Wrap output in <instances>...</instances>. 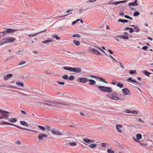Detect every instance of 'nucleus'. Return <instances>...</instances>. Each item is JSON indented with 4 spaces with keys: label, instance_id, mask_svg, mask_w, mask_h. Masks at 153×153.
Wrapping results in <instances>:
<instances>
[{
    "label": "nucleus",
    "instance_id": "nucleus-1",
    "mask_svg": "<svg viewBox=\"0 0 153 153\" xmlns=\"http://www.w3.org/2000/svg\"><path fill=\"white\" fill-rule=\"evenodd\" d=\"M63 69L65 70L69 71L70 72H73L76 73H80L81 72V70L80 68H73L65 66L63 67Z\"/></svg>",
    "mask_w": 153,
    "mask_h": 153
},
{
    "label": "nucleus",
    "instance_id": "nucleus-2",
    "mask_svg": "<svg viewBox=\"0 0 153 153\" xmlns=\"http://www.w3.org/2000/svg\"><path fill=\"white\" fill-rule=\"evenodd\" d=\"M0 124H1V125H12V126H14L18 128H19L21 129H22V130H26V131H32V132H36V131H34V130H30V129H27V128H22V127H19L18 126H17V125H15L14 124H11V123H9L7 122H5V121H4L3 122H2L1 123H0Z\"/></svg>",
    "mask_w": 153,
    "mask_h": 153
},
{
    "label": "nucleus",
    "instance_id": "nucleus-3",
    "mask_svg": "<svg viewBox=\"0 0 153 153\" xmlns=\"http://www.w3.org/2000/svg\"><path fill=\"white\" fill-rule=\"evenodd\" d=\"M116 93L115 92L114 93L107 94L106 95V96L114 100H125L124 98H119L116 96Z\"/></svg>",
    "mask_w": 153,
    "mask_h": 153
},
{
    "label": "nucleus",
    "instance_id": "nucleus-4",
    "mask_svg": "<svg viewBox=\"0 0 153 153\" xmlns=\"http://www.w3.org/2000/svg\"><path fill=\"white\" fill-rule=\"evenodd\" d=\"M6 30L5 31L1 32V33H3L2 36H4L6 35L7 33L12 34L16 31L17 30L14 29H11L10 28H4Z\"/></svg>",
    "mask_w": 153,
    "mask_h": 153
},
{
    "label": "nucleus",
    "instance_id": "nucleus-5",
    "mask_svg": "<svg viewBox=\"0 0 153 153\" xmlns=\"http://www.w3.org/2000/svg\"><path fill=\"white\" fill-rule=\"evenodd\" d=\"M98 88L101 91L108 93H111L112 89L111 88L108 87H104V86H98Z\"/></svg>",
    "mask_w": 153,
    "mask_h": 153
},
{
    "label": "nucleus",
    "instance_id": "nucleus-6",
    "mask_svg": "<svg viewBox=\"0 0 153 153\" xmlns=\"http://www.w3.org/2000/svg\"><path fill=\"white\" fill-rule=\"evenodd\" d=\"M0 113L3 116V119H7L10 115V113L9 112L1 110H0Z\"/></svg>",
    "mask_w": 153,
    "mask_h": 153
},
{
    "label": "nucleus",
    "instance_id": "nucleus-7",
    "mask_svg": "<svg viewBox=\"0 0 153 153\" xmlns=\"http://www.w3.org/2000/svg\"><path fill=\"white\" fill-rule=\"evenodd\" d=\"M89 50L91 51V52L94 54L97 55H100L101 53L99 51L91 47H89Z\"/></svg>",
    "mask_w": 153,
    "mask_h": 153
},
{
    "label": "nucleus",
    "instance_id": "nucleus-8",
    "mask_svg": "<svg viewBox=\"0 0 153 153\" xmlns=\"http://www.w3.org/2000/svg\"><path fill=\"white\" fill-rule=\"evenodd\" d=\"M3 40H6L7 43H11L16 40L15 38L13 37H8L5 39H3Z\"/></svg>",
    "mask_w": 153,
    "mask_h": 153
},
{
    "label": "nucleus",
    "instance_id": "nucleus-9",
    "mask_svg": "<svg viewBox=\"0 0 153 153\" xmlns=\"http://www.w3.org/2000/svg\"><path fill=\"white\" fill-rule=\"evenodd\" d=\"M122 91L123 93L125 95H131L129 91L127 88H123Z\"/></svg>",
    "mask_w": 153,
    "mask_h": 153
},
{
    "label": "nucleus",
    "instance_id": "nucleus-10",
    "mask_svg": "<svg viewBox=\"0 0 153 153\" xmlns=\"http://www.w3.org/2000/svg\"><path fill=\"white\" fill-rule=\"evenodd\" d=\"M122 128V126L121 125L117 124L116 125V128L118 132L120 133H121L122 132L121 130Z\"/></svg>",
    "mask_w": 153,
    "mask_h": 153
},
{
    "label": "nucleus",
    "instance_id": "nucleus-11",
    "mask_svg": "<svg viewBox=\"0 0 153 153\" xmlns=\"http://www.w3.org/2000/svg\"><path fill=\"white\" fill-rule=\"evenodd\" d=\"M78 82L85 83L88 81V79L85 78H79L77 79Z\"/></svg>",
    "mask_w": 153,
    "mask_h": 153
},
{
    "label": "nucleus",
    "instance_id": "nucleus-12",
    "mask_svg": "<svg viewBox=\"0 0 153 153\" xmlns=\"http://www.w3.org/2000/svg\"><path fill=\"white\" fill-rule=\"evenodd\" d=\"M48 136L45 134H40L38 135V138L39 140H42L43 137H47Z\"/></svg>",
    "mask_w": 153,
    "mask_h": 153
},
{
    "label": "nucleus",
    "instance_id": "nucleus-13",
    "mask_svg": "<svg viewBox=\"0 0 153 153\" xmlns=\"http://www.w3.org/2000/svg\"><path fill=\"white\" fill-rule=\"evenodd\" d=\"M52 134L59 135H62V134L60 131H56L54 130H52L51 131Z\"/></svg>",
    "mask_w": 153,
    "mask_h": 153
},
{
    "label": "nucleus",
    "instance_id": "nucleus-14",
    "mask_svg": "<svg viewBox=\"0 0 153 153\" xmlns=\"http://www.w3.org/2000/svg\"><path fill=\"white\" fill-rule=\"evenodd\" d=\"M52 103L54 104V106H58L59 104L63 105H67V104L65 103H62L60 102H52Z\"/></svg>",
    "mask_w": 153,
    "mask_h": 153
},
{
    "label": "nucleus",
    "instance_id": "nucleus-15",
    "mask_svg": "<svg viewBox=\"0 0 153 153\" xmlns=\"http://www.w3.org/2000/svg\"><path fill=\"white\" fill-rule=\"evenodd\" d=\"M117 37L120 39H128L129 38L128 36H125L124 35H118L117 36Z\"/></svg>",
    "mask_w": 153,
    "mask_h": 153
},
{
    "label": "nucleus",
    "instance_id": "nucleus-16",
    "mask_svg": "<svg viewBox=\"0 0 153 153\" xmlns=\"http://www.w3.org/2000/svg\"><path fill=\"white\" fill-rule=\"evenodd\" d=\"M53 42V40L50 39H48L47 40L45 41H42V43L43 44H48L49 43L51 42Z\"/></svg>",
    "mask_w": 153,
    "mask_h": 153
},
{
    "label": "nucleus",
    "instance_id": "nucleus-17",
    "mask_svg": "<svg viewBox=\"0 0 153 153\" xmlns=\"http://www.w3.org/2000/svg\"><path fill=\"white\" fill-rule=\"evenodd\" d=\"M128 5L129 6H137L138 5V4L137 3V0H135L132 3H130L128 4Z\"/></svg>",
    "mask_w": 153,
    "mask_h": 153
},
{
    "label": "nucleus",
    "instance_id": "nucleus-18",
    "mask_svg": "<svg viewBox=\"0 0 153 153\" xmlns=\"http://www.w3.org/2000/svg\"><path fill=\"white\" fill-rule=\"evenodd\" d=\"M131 27H133L134 29H135V31L136 32H138L140 31L139 27L137 26H136L134 25H130Z\"/></svg>",
    "mask_w": 153,
    "mask_h": 153
},
{
    "label": "nucleus",
    "instance_id": "nucleus-19",
    "mask_svg": "<svg viewBox=\"0 0 153 153\" xmlns=\"http://www.w3.org/2000/svg\"><path fill=\"white\" fill-rule=\"evenodd\" d=\"M88 81L89 82V85H93L96 84V82L94 80L92 79H88Z\"/></svg>",
    "mask_w": 153,
    "mask_h": 153
},
{
    "label": "nucleus",
    "instance_id": "nucleus-20",
    "mask_svg": "<svg viewBox=\"0 0 153 153\" xmlns=\"http://www.w3.org/2000/svg\"><path fill=\"white\" fill-rule=\"evenodd\" d=\"M13 76L12 74H8L6 75H5L4 77V79L5 80H7L8 79L9 77H11Z\"/></svg>",
    "mask_w": 153,
    "mask_h": 153
},
{
    "label": "nucleus",
    "instance_id": "nucleus-21",
    "mask_svg": "<svg viewBox=\"0 0 153 153\" xmlns=\"http://www.w3.org/2000/svg\"><path fill=\"white\" fill-rule=\"evenodd\" d=\"M117 1L113 2L112 1H109L108 2V4L117 5Z\"/></svg>",
    "mask_w": 153,
    "mask_h": 153
},
{
    "label": "nucleus",
    "instance_id": "nucleus-22",
    "mask_svg": "<svg viewBox=\"0 0 153 153\" xmlns=\"http://www.w3.org/2000/svg\"><path fill=\"white\" fill-rule=\"evenodd\" d=\"M0 86L4 87H6V88H14L15 87L11 85H6L5 84H4L1 86Z\"/></svg>",
    "mask_w": 153,
    "mask_h": 153
},
{
    "label": "nucleus",
    "instance_id": "nucleus-23",
    "mask_svg": "<svg viewBox=\"0 0 153 153\" xmlns=\"http://www.w3.org/2000/svg\"><path fill=\"white\" fill-rule=\"evenodd\" d=\"M45 31V30H43V31H41L40 32H39V33H37L36 34H31V35H28V36H29V37H30V36H32V37H34V36H36L38 34L40 33H42L43 32H44Z\"/></svg>",
    "mask_w": 153,
    "mask_h": 153
},
{
    "label": "nucleus",
    "instance_id": "nucleus-24",
    "mask_svg": "<svg viewBox=\"0 0 153 153\" xmlns=\"http://www.w3.org/2000/svg\"><path fill=\"white\" fill-rule=\"evenodd\" d=\"M20 124L22 126H26L27 127L28 126V125L27 123L24 121H21L20 122Z\"/></svg>",
    "mask_w": 153,
    "mask_h": 153
},
{
    "label": "nucleus",
    "instance_id": "nucleus-25",
    "mask_svg": "<svg viewBox=\"0 0 153 153\" xmlns=\"http://www.w3.org/2000/svg\"><path fill=\"white\" fill-rule=\"evenodd\" d=\"M118 22H121L122 23H128V21L127 20L120 19L118 20Z\"/></svg>",
    "mask_w": 153,
    "mask_h": 153
},
{
    "label": "nucleus",
    "instance_id": "nucleus-26",
    "mask_svg": "<svg viewBox=\"0 0 153 153\" xmlns=\"http://www.w3.org/2000/svg\"><path fill=\"white\" fill-rule=\"evenodd\" d=\"M98 78L100 80V81H101L103 82H105L106 83H107V82L106 81H105V80L104 78L101 77H98Z\"/></svg>",
    "mask_w": 153,
    "mask_h": 153
},
{
    "label": "nucleus",
    "instance_id": "nucleus-27",
    "mask_svg": "<svg viewBox=\"0 0 153 153\" xmlns=\"http://www.w3.org/2000/svg\"><path fill=\"white\" fill-rule=\"evenodd\" d=\"M136 137L138 140H140L142 138V136L141 134H136Z\"/></svg>",
    "mask_w": 153,
    "mask_h": 153
},
{
    "label": "nucleus",
    "instance_id": "nucleus-28",
    "mask_svg": "<svg viewBox=\"0 0 153 153\" xmlns=\"http://www.w3.org/2000/svg\"><path fill=\"white\" fill-rule=\"evenodd\" d=\"M117 86L119 87L120 88L123 87V84H121L120 82H119L117 85Z\"/></svg>",
    "mask_w": 153,
    "mask_h": 153
},
{
    "label": "nucleus",
    "instance_id": "nucleus-29",
    "mask_svg": "<svg viewBox=\"0 0 153 153\" xmlns=\"http://www.w3.org/2000/svg\"><path fill=\"white\" fill-rule=\"evenodd\" d=\"M17 120L16 118H13L10 119V120H9V121L11 123H14L16 122L17 121Z\"/></svg>",
    "mask_w": 153,
    "mask_h": 153
},
{
    "label": "nucleus",
    "instance_id": "nucleus-30",
    "mask_svg": "<svg viewBox=\"0 0 153 153\" xmlns=\"http://www.w3.org/2000/svg\"><path fill=\"white\" fill-rule=\"evenodd\" d=\"M140 14V13L138 11H136L134 13L133 15L134 16H137L139 15Z\"/></svg>",
    "mask_w": 153,
    "mask_h": 153
},
{
    "label": "nucleus",
    "instance_id": "nucleus-31",
    "mask_svg": "<svg viewBox=\"0 0 153 153\" xmlns=\"http://www.w3.org/2000/svg\"><path fill=\"white\" fill-rule=\"evenodd\" d=\"M97 146V145L95 144H92L89 145L88 146V147L91 148H95Z\"/></svg>",
    "mask_w": 153,
    "mask_h": 153
},
{
    "label": "nucleus",
    "instance_id": "nucleus-32",
    "mask_svg": "<svg viewBox=\"0 0 153 153\" xmlns=\"http://www.w3.org/2000/svg\"><path fill=\"white\" fill-rule=\"evenodd\" d=\"M38 127L40 130H41L43 131H45V128L42 126L38 125Z\"/></svg>",
    "mask_w": 153,
    "mask_h": 153
},
{
    "label": "nucleus",
    "instance_id": "nucleus-33",
    "mask_svg": "<svg viewBox=\"0 0 153 153\" xmlns=\"http://www.w3.org/2000/svg\"><path fill=\"white\" fill-rule=\"evenodd\" d=\"M16 84L18 85H21L22 87L24 86V85L23 83L19 82H16Z\"/></svg>",
    "mask_w": 153,
    "mask_h": 153
},
{
    "label": "nucleus",
    "instance_id": "nucleus-34",
    "mask_svg": "<svg viewBox=\"0 0 153 153\" xmlns=\"http://www.w3.org/2000/svg\"><path fill=\"white\" fill-rule=\"evenodd\" d=\"M73 42L76 45L78 46L80 44V42L79 41L76 40H74L73 41Z\"/></svg>",
    "mask_w": 153,
    "mask_h": 153
},
{
    "label": "nucleus",
    "instance_id": "nucleus-35",
    "mask_svg": "<svg viewBox=\"0 0 153 153\" xmlns=\"http://www.w3.org/2000/svg\"><path fill=\"white\" fill-rule=\"evenodd\" d=\"M144 74L147 76H149L150 74H151V73L147 71H144Z\"/></svg>",
    "mask_w": 153,
    "mask_h": 153
},
{
    "label": "nucleus",
    "instance_id": "nucleus-36",
    "mask_svg": "<svg viewBox=\"0 0 153 153\" xmlns=\"http://www.w3.org/2000/svg\"><path fill=\"white\" fill-rule=\"evenodd\" d=\"M13 91V92H17V93H19V94H22V95H23L26 96H28V95H27V94H25L23 93H22L19 92L18 91Z\"/></svg>",
    "mask_w": 153,
    "mask_h": 153
},
{
    "label": "nucleus",
    "instance_id": "nucleus-37",
    "mask_svg": "<svg viewBox=\"0 0 153 153\" xmlns=\"http://www.w3.org/2000/svg\"><path fill=\"white\" fill-rule=\"evenodd\" d=\"M107 152L108 153H114V152L113 150H112L110 149H107Z\"/></svg>",
    "mask_w": 153,
    "mask_h": 153
},
{
    "label": "nucleus",
    "instance_id": "nucleus-38",
    "mask_svg": "<svg viewBox=\"0 0 153 153\" xmlns=\"http://www.w3.org/2000/svg\"><path fill=\"white\" fill-rule=\"evenodd\" d=\"M52 36V37L55 38L56 39L58 40H59L60 39V38L59 37L57 36V35H53Z\"/></svg>",
    "mask_w": 153,
    "mask_h": 153
},
{
    "label": "nucleus",
    "instance_id": "nucleus-39",
    "mask_svg": "<svg viewBox=\"0 0 153 153\" xmlns=\"http://www.w3.org/2000/svg\"><path fill=\"white\" fill-rule=\"evenodd\" d=\"M74 79V77L73 75L71 76L69 78L68 77V80H73Z\"/></svg>",
    "mask_w": 153,
    "mask_h": 153
},
{
    "label": "nucleus",
    "instance_id": "nucleus-40",
    "mask_svg": "<svg viewBox=\"0 0 153 153\" xmlns=\"http://www.w3.org/2000/svg\"><path fill=\"white\" fill-rule=\"evenodd\" d=\"M44 105H51L52 104L51 102L50 101L47 102H45L44 104Z\"/></svg>",
    "mask_w": 153,
    "mask_h": 153
},
{
    "label": "nucleus",
    "instance_id": "nucleus-41",
    "mask_svg": "<svg viewBox=\"0 0 153 153\" xmlns=\"http://www.w3.org/2000/svg\"><path fill=\"white\" fill-rule=\"evenodd\" d=\"M69 144L72 146H76V143L75 142H70Z\"/></svg>",
    "mask_w": 153,
    "mask_h": 153
},
{
    "label": "nucleus",
    "instance_id": "nucleus-42",
    "mask_svg": "<svg viewBox=\"0 0 153 153\" xmlns=\"http://www.w3.org/2000/svg\"><path fill=\"white\" fill-rule=\"evenodd\" d=\"M62 78L63 79H67L68 80V76L67 75H63L62 76Z\"/></svg>",
    "mask_w": 153,
    "mask_h": 153
},
{
    "label": "nucleus",
    "instance_id": "nucleus-43",
    "mask_svg": "<svg viewBox=\"0 0 153 153\" xmlns=\"http://www.w3.org/2000/svg\"><path fill=\"white\" fill-rule=\"evenodd\" d=\"M83 140L85 143H90V139L88 138H84L83 139Z\"/></svg>",
    "mask_w": 153,
    "mask_h": 153
},
{
    "label": "nucleus",
    "instance_id": "nucleus-44",
    "mask_svg": "<svg viewBox=\"0 0 153 153\" xmlns=\"http://www.w3.org/2000/svg\"><path fill=\"white\" fill-rule=\"evenodd\" d=\"M4 41V40H3ZM7 44L6 42V40H5V41H2V42H0V46L4 44Z\"/></svg>",
    "mask_w": 153,
    "mask_h": 153
},
{
    "label": "nucleus",
    "instance_id": "nucleus-45",
    "mask_svg": "<svg viewBox=\"0 0 153 153\" xmlns=\"http://www.w3.org/2000/svg\"><path fill=\"white\" fill-rule=\"evenodd\" d=\"M25 63H26L24 61H21L19 62L18 65H20L25 64Z\"/></svg>",
    "mask_w": 153,
    "mask_h": 153
},
{
    "label": "nucleus",
    "instance_id": "nucleus-46",
    "mask_svg": "<svg viewBox=\"0 0 153 153\" xmlns=\"http://www.w3.org/2000/svg\"><path fill=\"white\" fill-rule=\"evenodd\" d=\"M129 72L130 74H135L136 73V71L135 70H130Z\"/></svg>",
    "mask_w": 153,
    "mask_h": 153
},
{
    "label": "nucleus",
    "instance_id": "nucleus-47",
    "mask_svg": "<svg viewBox=\"0 0 153 153\" xmlns=\"http://www.w3.org/2000/svg\"><path fill=\"white\" fill-rule=\"evenodd\" d=\"M73 36L74 37L79 38L80 37V36L79 34H76L73 35Z\"/></svg>",
    "mask_w": 153,
    "mask_h": 153
},
{
    "label": "nucleus",
    "instance_id": "nucleus-48",
    "mask_svg": "<svg viewBox=\"0 0 153 153\" xmlns=\"http://www.w3.org/2000/svg\"><path fill=\"white\" fill-rule=\"evenodd\" d=\"M46 128L47 129L48 131H51V128L50 126H45Z\"/></svg>",
    "mask_w": 153,
    "mask_h": 153
},
{
    "label": "nucleus",
    "instance_id": "nucleus-49",
    "mask_svg": "<svg viewBox=\"0 0 153 153\" xmlns=\"http://www.w3.org/2000/svg\"><path fill=\"white\" fill-rule=\"evenodd\" d=\"M127 1L126 0L123 1H117V4H118L120 3L126 2Z\"/></svg>",
    "mask_w": 153,
    "mask_h": 153
},
{
    "label": "nucleus",
    "instance_id": "nucleus-50",
    "mask_svg": "<svg viewBox=\"0 0 153 153\" xmlns=\"http://www.w3.org/2000/svg\"><path fill=\"white\" fill-rule=\"evenodd\" d=\"M131 82H135L136 83H137L139 85H141V84L139 82H138L135 79H132V80H131Z\"/></svg>",
    "mask_w": 153,
    "mask_h": 153
},
{
    "label": "nucleus",
    "instance_id": "nucleus-51",
    "mask_svg": "<svg viewBox=\"0 0 153 153\" xmlns=\"http://www.w3.org/2000/svg\"><path fill=\"white\" fill-rule=\"evenodd\" d=\"M131 113L133 114H137L138 113L137 111L136 110H133L131 111Z\"/></svg>",
    "mask_w": 153,
    "mask_h": 153
},
{
    "label": "nucleus",
    "instance_id": "nucleus-52",
    "mask_svg": "<svg viewBox=\"0 0 153 153\" xmlns=\"http://www.w3.org/2000/svg\"><path fill=\"white\" fill-rule=\"evenodd\" d=\"M57 82L59 84L62 85H64L65 84V82H59V81H58Z\"/></svg>",
    "mask_w": 153,
    "mask_h": 153
},
{
    "label": "nucleus",
    "instance_id": "nucleus-53",
    "mask_svg": "<svg viewBox=\"0 0 153 153\" xmlns=\"http://www.w3.org/2000/svg\"><path fill=\"white\" fill-rule=\"evenodd\" d=\"M126 112L127 113H131V111L130 110L128 109L126 110Z\"/></svg>",
    "mask_w": 153,
    "mask_h": 153
},
{
    "label": "nucleus",
    "instance_id": "nucleus-54",
    "mask_svg": "<svg viewBox=\"0 0 153 153\" xmlns=\"http://www.w3.org/2000/svg\"><path fill=\"white\" fill-rule=\"evenodd\" d=\"M148 48V47L147 46H145L142 47V49L144 50H146Z\"/></svg>",
    "mask_w": 153,
    "mask_h": 153
},
{
    "label": "nucleus",
    "instance_id": "nucleus-55",
    "mask_svg": "<svg viewBox=\"0 0 153 153\" xmlns=\"http://www.w3.org/2000/svg\"><path fill=\"white\" fill-rule=\"evenodd\" d=\"M100 51H102V53H103L105 54L107 56H109V55H108V54H107L105 52V51H103V50H102L101 48L100 49Z\"/></svg>",
    "mask_w": 153,
    "mask_h": 153
},
{
    "label": "nucleus",
    "instance_id": "nucleus-56",
    "mask_svg": "<svg viewBox=\"0 0 153 153\" xmlns=\"http://www.w3.org/2000/svg\"><path fill=\"white\" fill-rule=\"evenodd\" d=\"M68 15H69V14H67L65 15H63V16H59V17H59V18H62V17H65L66 16H68Z\"/></svg>",
    "mask_w": 153,
    "mask_h": 153
},
{
    "label": "nucleus",
    "instance_id": "nucleus-57",
    "mask_svg": "<svg viewBox=\"0 0 153 153\" xmlns=\"http://www.w3.org/2000/svg\"><path fill=\"white\" fill-rule=\"evenodd\" d=\"M129 32L130 33H132L134 32V31L132 28H130L129 30Z\"/></svg>",
    "mask_w": 153,
    "mask_h": 153
},
{
    "label": "nucleus",
    "instance_id": "nucleus-58",
    "mask_svg": "<svg viewBox=\"0 0 153 153\" xmlns=\"http://www.w3.org/2000/svg\"><path fill=\"white\" fill-rule=\"evenodd\" d=\"M102 147H105L106 146V143H102L101 144Z\"/></svg>",
    "mask_w": 153,
    "mask_h": 153
},
{
    "label": "nucleus",
    "instance_id": "nucleus-59",
    "mask_svg": "<svg viewBox=\"0 0 153 153\" xmlns=\"http://www.w3.org/2000/svg\"><path fill=\"white\" fill-rule=\"evenodd\" d=\"M108 51L111 54H112L114 53L113 52H112V51L111 50L108 49Z\"/></svg>",
    "mask_w": 153,
    "mask_h": 153
},
{
    "label": "nucleus",
    "instance_id": "nucleus-60",
    "mask_svg": "<svg viewBox=\"0 0 153 153\" xmlns=\"http://www.w3.org/2000/svg\"><path fill=\"white\" fill-rule=\"evenodd\" d=\"M73 10V9H68L67 10V13H69L71 11H72Z\"/></svg>",
    "mask_w": 153,
    "mask_h": 153
},
{
    "label": "nucleus",
    "instance_id": "nucleus-61",
    "mask_svg": "<svg viewBox=\"0 0 153 153\" xmlns=\"http://www.w3.org/2000/svg\"><path fill=\"white\" fill-rule=\"evenodd\" d=\"M21 113L22 114H27L26 112L25 111L22 110H21Z\"/></svg>",
    "mask_w": 153,
    "mask_h": 153
},
{
    "label": "nucleus",
    "instance_id": "nucleus-62",
    "mask_svg": "<svg viewBox=\"0 0 153 153\" xmlns=\"http://www.w3.org/2000/svg\"><path fill=\"white\" fill-rule=\"evenodd\" d=\"M88 76L89 77H91L92 78H94V77L98 78V76H94L91 75H89Z\"/></svg>",
    "mask_w": 153,
    "mask_h": 153
},
{
    "label": "nucleus",
    "instance_id": "nucleus-63",
    "mask_svg": "<svg viewBox=\"0 0 153 153\" xmlns=\"http://www.w3.org/2000/svg\"><path fill=\"white\" fill-rule=\"evenodd\" d=\"M133 139L134 140L137 142H140V141L138 140H139L137 139V138L136 139L134 137Z\"/></svg>",
    "mask_w": 153,
    "mask_h": 153
},
{
    "label": "nucleus",
    "instance_id": "nucleus-64",
    "mask_svg": "<svg viewBox=\"0 0 153 153\" xmlns=\"http://www.w3.org/2000/svg\"><path fill=\"white\" fill-rule=\"evenodd\" d=\"M138 121H139L140 122H142V123H144V122L143 121V120H142L141 118L138 119Z\"/></svg>",
    "mask_w": 153,
    "mask_h": 153
}]
</instances>
